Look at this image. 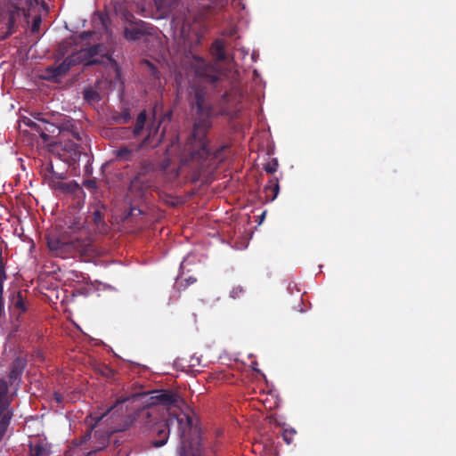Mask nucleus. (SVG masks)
<instances>
[{
	"mask_svg": "<svg viewBox=\"0 0 456 456\" xmlns=\"http://www.w3.org/2000/svg\"><path fill=\"white\" fill-rule=\"evenodd\" d=\"M41 22H42L41 16L37 15L34 17L32 26H31L32 33H37L39 31Z\"/></svg>",
	"mask_w": 456,
	"mask_h": 456,
	"instance_id": "obj_32",
	"label": "nucleus"
},
{
	"mask_svg": "<svg viewBox=\"0 0 456 456\" xmlns=\"http://www.w3.org/2000/svg\"><path fill=\"white\" fill-rule=\"evenodd\" d=\"M139 147L135 150L129 149L127 147H121L115 151L117 159L120 161H133L135 153L139 151Z\"/></svg>",
	"mask_w": 456,
	"mask_h": 456,
	"instance_id": "obj_17",
	"label": "nucleus"
},
{
	"mask_svg": "<svg viewBox=\"0 0 456 456\" xmlns=\"http://www.w3.org/2000/svg\"><path fill=\"white\" fill-rule=\"evenodd\" d=\"M30 456H48L46 448L41 444H36L35 446H30Z\"/></svg>",
	"mask_w": 456,
	"mask_h": 456,
	"instance_id": "obj_24",
	"label": "nucleus"
},
{
	"mask_svg": "<svg viewBox=\"0 0 456 456\" xmlns=\"http://www.w3.org/2000/svg\"><path fill=\"white\" fill-rule=\"evenodd\" d=\"M143 63L147 66L151 76H153L155 78L159 77V70L155 65H153L149 61H144Z\"/></svg>",
	"mask_w": 456,
	"mask_h": 456,
	"instance_id": "obj_33",
	"label": "nucleus"
},
{
	"mask_svg": "<svg viewBox=\"0 0 456 456\" xmlns=\"http://www.w3.org/2000/svg\"><path fill=\"white\" fill-rule=\"evenodd\" d=\"M91 34L92 32H83L80 34V37L85 40L87 39Z\"/></svg>",
	"mask_w": 456,
	"mask_h": 456,
	"instance_id": "obj_41",
	"label": "nucleus"
},
{
	"mask_svg": "<svg viewBox=\"0 0 456 456\" xmlns=\"http://www.w3.org/2000/svg\"><path fill=\"white\" fill-rule=\"evenodd\" d=\"M212 53L217 61H224L226 59L224 45L221 40H216L212 45Z\"/></svg>",
	"mask_w": 456,
	"mask_h": 456,
	"instance_id": "obj_21",
	"label": "nucleus"
},
{
	"mask_svg": "<svg viewBox=\"0 0 456 456\" xmlns=\"http://www.w3.org/2000/svg\"><path fill=\"white\" fill-rule=\"evenodd\" d=\"M183 453L185 456H206L204 449L201 448L200 446L195 448V452H187L184 442L183 443Z\"/></svg>",
	"mask_w": 456,
	"mask_h": 456,
	"instance_id": "obj_28",
	"label": "nucleus"
},
{
	"mask_svg": "<svg viewBox=\"0 0 456 456\" xmlns=\"http://www.w3.org/2000/svg\"><path fill=\"white\" fill-rule=\"evenodd\" d=\"M160 122H157L156 120H153L147 127V135L146 137L142 141V142L139 145V148H154L158 146L165 134L166 128L164 127L161 133H159V127H160Z\"/></svg>",
	"mask_w": 456,
	"mask_h": 456,
	"instance_id": "obj_8",
	"label": "nucleus"
},
{
	"mask_svg": "<svg viewBox=\"0 0 456 456\" xmlns=\"http://www.w3.org/2000/svg\"><path fill=\"white\" fill-rule=\"evenodd\" d=\"M153 170V165L148 160H142L140 163L139 170L134 176L148 177V173Z\"/></svg>",
	"mask_w": 456,
	"mask_h": 456,
	"instance_id": "obj_23",
	"label": "nucleus"
},
{
	"mask_svg": "<svg viewBox=\"0 0 456 456\" xmlns=\"http://www.w3.org/2000/svg\"><path fill=\"white\" fill-rule=\"evenodd\" d=\"M91 34L92 32H83L80 34V37L85 40L87 39Z\"/></svg>",
	"mask_w": 456,
	"mask_h": 456,
	"instance_id": "obj_40",
	"label": "nucleus"
},
{
	"mask_svg": "<svg viewBox=\"0 0 456 456\" xmlns=\"http://www.w3.org/2000/svg\"><path fill=\"white\" fill-rule=\"evenodd\" d=\"M8 384L4 379H0V416L8 408L9 402L7 400Z\"/></svg>",
	"mask_w": 456,
	"mask_h": 456,
	"instance_id": "obj_18",
	"label": "nucleus"
},
{
	"mask_svg": "<svg viewBox=\"0 0 456 456\" xmlns=\"http://www.w3.org/2000/svg\"><path fill=\"white\" fill-rule=\"evenodd\" d=\"M172 116H173V111L172 110H167V112H165L162 117H161V119L160 120H158L157 122H160V125L164 122H170L171 118H172Z\"/></svg>",
	"mask_w": 456,
	"mask_h": 456,
	"instance_id": "obj_37",
	"label": "nucleus"
},
{
	"mask_svg": "<svg viewBox=\"0 0 456 456\" xmlns=\"http://www.w3.org/2000/svg\"><path fill=\"white\" fill-rule=\"evenodd\" d=\"M156 393L157 395L152 397L156 403L167 407H178L182 401L181 397L171 390H159Z\"/></svg>",
	"mask_w": 456,
	"mask_h": 456,
	"instance_id": "obj_10",
	"label": "nucleus"
},
{
	"mask_svg": "<svg viewBox=\"0 0 456 456\" xmlns=\"http://www.w3.org/2000/svg\"><path fill=\"white\" fill-rule=\"evenodd\" d=\"M245 293V289L238 285V286H234L231 292H230V296L231 297H232L233 299H238V298H240Z\"/></svg>",
	"mask_w": 456,
	"mask_h": 456,
	"instance_id": "obj_30",
	"label": "nucleus"
},
{
	"mask_svg": "<svg viewBox=\"0 0 456 456\" xmlns=\"http://www.w3.org/2000/svg\"><path fill=\"white\" fill-rule=\"evenodd\" d=\"M83 186L91 191H95L97 190V183L94 180H85L83 182Z\"/></svg>",
	"mask_w": 456,
	"mask_h": 456,
	"instance_id": "obj_34",
	"label": "nucleus"
},
{
	"mask_svg": "<svg viewBox=\"0 0 456 456\" xmlns=\"http://www.w3.org/2000/svg\"><path fill=\"white\" fill-rule=\"evenodd\" d=\"M76 224V228L77 230H80L82 228V225L78 224Z\"/></svg>",
	"mask_w": 456,
	"mask_h": 456,
	"instance_id": "obj_44",
	"label": "nucleus"
},
{
	"mask_svg": "<svg viewBox=\"0 0 456 456\" xmlns=\"http://www.w3.org/2000/svg\"><path fill=\"white\" fill-rule=\"evenodd\" d=\"M21 15L27 16L26 11L23 8H20L18 6H13L9 9L5 13H3L2 21L7 20L6 22V30L1 32L0 39L4 40L8 38L10 36L14 34L17 30V19Z\"/></svg>",
	"mask_w": 456,
	"mask_h": 456,
	"instance_id": "obj_7",
	"label": "nucleus"
},
{
	"mask_svg": "<svg viewBox=\"0 0 456 456\" xmlns=\"http://www.w3.org/2000/svg\"><path fill=\"white\" fill-rule=\"evenodd\" d=\"M92 221L94 224L95 225L96 230L100 233H105L108 231V225L106 224L104 221L103 214L101 210L96 209L92 214Z\"/></svg>",
	"mask_w": 456,
	"mask_h": 456,
	"instance_id": "obj_16",
	"label": "nucleus"
},
{
	"mask_svg": "<svg viewBox=\"0 0 456 456\" xmlns=\"http://www.w3.org/2000/svg\"><path fill=\"white\" fill-rule=\"evenodd\" d=\"M152 186L149 177L134 176L131 181L126 196V202L129 205L126 211L125 220L136 217L143 214L142 203L146 200L147 194Z\"/></svg>",
	"mask_w": 456,
	"mask_h": 456,
	"instance_id": "obj_3",
	"label": "nucleus"
},
{
	"mask_svg": "<svg viewBox=\"0 0 456 456\" xmlns=\"http://www.w3.org/2000/svg\"><path fill=\"white\" fill-rule=\"evenodd\" d=\"M84 100L88 103L97 102L101 100L100 94L93 88H86L83 91Z\"/></svg>",
	"mask_w": 456,
	"mask_h": 456,
	"instance_id": "obj_22",
	"label": "nucleus"
},
{
	"mask_svg": "<svg viewBox=\"0 0 456 456\" xmlns=\"http://www.w3.org/2000/svg\"><path fill=\"white\" fill-rule=\"evenodd\" d=\"M49 248L52 251H69L72 254L87 255L90 253L92 245L89 238H75L69 241L61 240H51L48 241Z\"/></svg>",
	"mask_w": 456,
	"mask_h": 456,
	"instance_id": "obj_5",
	"label": "nucleus"
},
{
	"mask_svg": "<svg viewBox=\"0 0 456 456\" xmlns=\"http://www.w3.org/2000/svg\"><path fill=\"white\" fill-rule=\"evenodd\" d=\"M101 49H102L101 45H94L87 49L86 55H88L89 57L98 55L101 52Z\"/></svg>",
	"mask_w": 456,
	"mask_h": 456,
	"instance_id": "obj_31",
	"label": "nucleus"
},
{
	"mask_svg": "<svg viewBox=\"0 0 456 456\" xmlns=\"http://www.w3.org/2000/svg\"><path fill=\"white\" fill-rule=\"evenodd\" d=\"M25 367L24 362L20 358H17L14 360L11 366V370L8 374L9 380L12 384L16 382L17 380H20L23 370Z\"/></svg>",
	"mask_w": 456,
	"mask_h": 456,
	"instance_id": "obj_14",
	"label": "nucleus"
},
{
	"mask_svg": "<svg viewBox=\"0 0 456 456\" xmlns=\"http://www.w3.org/2000/svg\"><path fill=\"white\" fill-rule=\"evenodd\" d=\"M115 9L121 19L127 22L124 27V37L126 40L136 41L144 36L152 34L153 28L151 24L142 20H137L131 12L126 9L123 10L121 6L116 7Z\"/></svg>",
	"mask_w": 456,
	"mask_h": 456,
	"instance_id": "obj_4",
	"label": "nucleus"
},
{
	"mask_svg": "<svg viewBox=\"0 0 456 456\" xmlns=\"http://www.w3.org/2000/svg\"><path fill=\"white\" fill-rule=\"evenodd\" d=\"M277 159H273L264 166V169L268 174H274L278 169Z\"/></svg>",
	"mask_w": 456,
	"mask_h": 456,
	"instance_id": "obj_25",
	"label": "nucleus"
},
{
	"mask_svg": "<svg viewBox=\"0 0 456 456\" xmlns=\"http://www.w3.org/2000/svg\"><path fill=\"white\" fill-rule=\"evenodd\" d=\"M95 63H97V61H95V60L89 61L87 62V64H95Z\"/></svg>",
	"mask_w": 456,
	"mask_h": 456,
	"instance_id": "obj_43",
	"label": "nucleus"
},
{
	"mask_svg": "<svg viewBox=\"0 0 456 456\" xmlns=\"http://www.w3.org/2000/svg\"><path fill=\"white\" fill-rule=\"evenodd\" d=\"M14 306L20 309L21 313H25L27 311L25 301L20 292L17 294V297L14 301Z\"/></svg>",
	"mask_w": 456,
	"mask_h": 456,
	"instance_id": "obj_29",
	"label": "nucleus"
},
{
	"mask_svg": "<svg viewBox=\"0 0 456 456\" xmlns=\"http://www.w3.org/2000/svg\"><path fill=\"white\" fill-rule=\"evenodd\" d=\"M140 417L144 420L145 428L152 435H156V438L153 441V444L156 447L166 444L169 436L170 426L176 422L178 425V434L181 437V450L183 451V443L184 442L187 452H195V449L191 446L185 438V429H190L191 426V419L188 416L183 415L181 418L159 420L153 412L149 410H143L141 411Z\"/></svg>",
	"mask_w": 456,
	"mask_h": 456,
	"instance_id": "obj_2",
	"label": "nucleus"
},
{
	"mask_svg": "<svg viewBox=\"0 0 456 456\" xmlns=\"http://www.w3.org/2000/svg\"><path fill=\"white\" fill-rule=\"evenodd\" d=\"M41 174L44 180L51 188H53V184L54 183L53 181L56 182L57 179L59 181L63 180L66 177L64 173H57L54 171L53 165L51 161L42 167Z\"/></svg>",
	"mask_w": 456,
	"mask_h": 456,
	"instance_id": "obj_11",
	"label": "nucleus"
},
{
	"mask_svg": "<svg viewBox=\"0 0 456 456\" xmlns=\"http://www.w3.org/2000/svg\"><path fill=\"white\" fill-rule=\"evenodd\" d=\"M34 119L26 118L24 124L37 133L44 142L50 141L51 134H59V125H55L42 117V114L37 113L33 116Z\"/></svg>",
	"mask_w": 456,
	"mask_h": 456,
	"instance_id": "obj_6",
	"label": "nucleus"
},
{
	"mask_svg": "<svg viewBox=\"0 0 456 456\" xmlns=\"http://www.w3.org/2000/svg\"><path fill=\"white\" fill-rule=\"evenodd\" d=\"M59 134H65L67 135H71L73 139L79 142L81 141V135L78 126L76 125L74 120H67L61 123L59 126Z\"/></svg>",
	"mask_w": 456,
	"mask_h": 456,
	"instance_id": "obj_12",
	"label": "nucleus"
},
{
	"mask_svg": "<svg viewBox=\"0 0 456 456\" xmlns=\"http://www.w3.org/2000/svg\"><path fill=\"white\" fill-rule=\"evenodd\" d=\"M195 281H196V279H194V278H189V280H188V283L189 284H191V283H193Z\"/></svg>",
	"mask_w": 456,
	"mask_h": 456,
	"instance_id": "obj_42",
	"label": "nucleus"
},
{
	"mask_svg": "<svg viewBox=\"0 0 456 456\" xmlns=\"http://www.w3.org/2000/svg\"><path fill=\"white\" fill-rule=\"evenodd\" d=\"M53 189L61 191L62 192H74L77 189H78V184L76 182L70 183H63L62 180L53 181Z\"/></svg>",
	"mask_w": 456,
	"mask_h": 456,
	"instance_id": "obj_19",
	"label": "nucleus"
},
{
	"mask_svg": "<svg viewBox=\"0 0 456 456\" xmlns=\"http://www.w3.org/2000/svg\"><path fill=\"white\" fill-rule=\"evenodd\" d=\"M12 417V412L8 410V408L4 411V413L0 416V426L2 428H6L9 423H10V420Z\"/></svg>",
	"mask_w": 456,
	"mask_h": 456,
	"instance_id": "obj_26",
	"label": "nucleus"
},
{
	"mask_svg": "<svg viewBox=\"0 0 456 456\" xmlns=\"http://www.w3.org/2000/svg\"><path fill=\"white\" fill-rule=\"evenodd\" d=\"M201 77V82L194 84L189 93V103L194 110L192 131L187 138L182 161L191 165L198 171H203L209 164L208 158L211 150L208 146V134L212 127V118L215 116H231L232 110L229 106L231 94L225 92L217 103V110L207 101L208 88L203 84H209L214 88L225 87V76L213 69H206L203 71H197Z\"/></svg>",
	"mask_w": 456,
	"mask_h": 456,
	"instance_id": "obj_1",
	"label": "nucleus"
},
{
	"mask_svg": "<svg viewBox=\"0 0 456 456\" xmlns=\"http://www.w3.org/2000/svg\"><path fill=\"white\" fill-rule=\"evenodd\" d=\"M127 398H120L118 399L113 405L109 407L102 413H92L90 414V422L91 429H93L106 415L110 414L111 417L116 415H122L126 411L124 409V403L127 401Z\"/></svg>",
	"mask_w": 456,
	"mask_h": 456,
	"instance_id": "obj_9",
	"label": "nucleus"
},
{
	"mask_svg": "<svg viewBox=\"0 0 456 456\" xmlns=\"http://www.w3.org/2000/svg\"><path fill=\"white\" fill-rule=\"evenodd\" d=\"M115 119L119 124H126L130 120V114L126 110L122 115H120L119 117H116Z\"/></svg>",
	"mask_w": 456,
	"mask_h": 456,
	"instance_id": "obj_35",
	"label": "nucleus"
},
{
	"mask_svg": "<svg viewBox=\"0 0 456 456\" xmlns=\"http://www.w3.org/2000/svg\"><path fill=\"white\" fill-rule=\"evenodd\" d=\"M77 61L78 57H77L75 54H72L68 56L63 61L65 63L68 62L69 69H71V67L75 66L77 63Z\"/></svg>",
	"mask_w": 456,
	"mask_h": 456,
	"instance_id": "obj_36",
	"label": "nucleus"
},
{
	"mask_svg": "<svg viewBox=\"0 0 456 456\" xmlns=\"http://www.w3.org/2000/svg\"><path fill=\"white\" fill-rule=\"evenodd\" d=\"M53 398L57 403H61L63 402V396L59 392H54Z\"/></svg>",
	"mask_w": 456,
	"mask_h": 456,
	"instance_id": "obj_39",
	"label": "nucleus"
},
{
	"mask_svg": "<svg viewBox=\"0 0 456 456\" xmlns=\"http://www.w3.org/2000/svg\"><path fill=\"white\" fill-rule=\"evenodd\" d=\"M4 287H0V317L4 314V302L3 297Z\"/></svg>",
	"mask_w": 456,
	"mask_h": 456,
	"instance_id": "obj_38",
	"label": "nucleus"
},
{
	"mask_svg": "<svg viewBox=\"0 0 456 456\" xmlns=\"http://www.w3.org/2000/svg\"><path fill=\"white\" fill-rule=\"evenodd\" d=\"M296 435V430L293 428L284 429L282 432V438L287 444H290L293 443L294 436Z\"/></svg>",
	"mask_w": 456,
	"mask_h": 456,
	"instance_id": "obj_27",
	"label": "nucleus"
},
{
	"mask_svg": "<svg viewBox=\"0 0 456 456\" xmlns=\"http://www.w3.org/2000/svg\"><path fill=\"white\" fill-rule=\"evenodd\" d=\"M146 120H147L146 111L145 110L141 111L136 118L134 126L133 128V134L134 137L141 135V134L144 128Z\"/></svg>",
	"mask_w": 456,
	"mask_h": 456,
	"instance_id": "obj_20",
	"label": "nucleus"
},
{
	"mask_svg": "<svg viewBox=\"0 0 456 456\" xmlns=\"http://www.w3.org/2000/svg\"><path fill=\"white\" fill-rule=\"evenodd\" d=\"M69 69V63L62 61L57 66H51L46 69L47 77L49 79H57L66 75Z\"/></svg>",
	"mask_w": 456,
	"mask_h": 456,
	"instance_id": "obj_13",
	"label": "nucleus"
},
{
	"mask_svg": "<svg viewBox=\"0 0 456 456\" xmlns=\"http://www.w3.org/2000/svg\"><path fill=\"white\" fill-rule=\"evenodd\" d=\"M280 191L279 181L276 177L269 180L268 183L265 186L264 191L267 201H273L278 196Z\"/></svg>",
	"mask_w": 456,
	"mask_h": 456,
	"instance_id": "obj_15",
	"label": "nucleus"
}]
</instances>
